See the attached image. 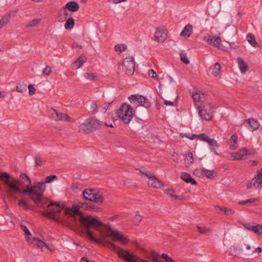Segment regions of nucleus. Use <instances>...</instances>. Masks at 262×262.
<instances>
[{
  "label": "nucleus",
  "mask_w": 262,
  "mask_h": 262,
  "mask_svg": "<svg viewBox=\"0 0 262 262\" xmlns=\"http://www.w3.org/2000/svg\"><path fill=\"white\" fill-rule=\"evenodd\" d=\"M41 22V18H35L31 21H30L29 23L27 24L26 27L27 28L29 27H33L37 26L38 25L40 24Z\"/></svg>",
  "instance_id": "7c9ffc66"
},
{
  "label": "nucleus",
  "mask_w": 262,
  "mask_h": 262,
  "mask_svg": "<svg viewBox=\"0 0 262 262\" xmlns=\"http://www.w3.org/2000/svg\"><path fill=\"white\" fill-rule=\"evenodd\" d=\"M28 89L30 95H33L36 93V89L32 84L28 85Z\"/></svg>",
  "instance_id": "5fc2aeb1"
},
{
  "label": "nucleus",
  "mask_w": 262,
  "mask_h": 262,
  "mask_svg": "<svg viewBox=\"0 0 262 262\" xmlns=\"http://www.w3.org/2000/svg\"><path fill=\"white\" fill-rule=\"evenodd\" d=\"M247 188L251 189L254 188L260 190L262 188V168L257 172V174L251 181L247 182Z\"/></svg>",
  "instance_id": "6e6552de"
},
{
  "label": "nucleus",
  "mask_w": 262,
  "mask_h": 262,
  "mask_svg": "<svg viewBox=\"0 0 262 262\" xmlns=\"http://www.w3.org/2000/svg\"><path fill=\"white\" fill-rule=\"evenodd\" d=\"M231 140L235 144H237V136L236 134H233L230 138Z\"/></svg>",
  "instance_id": "e2e57ef3"
},
{
  "label": "nucleus",
  "mask_w": 262,
  "mask_h": 262,
  "mask_svg": "<svg viewBox=\"0 0 262 262\" xmlns=\"http://www.w3.org/2000/svg\"><path fill=\"white\" fill-rule=\"evenodd\" d=\"M242 149L244 156L246 155H253L255 152V150L252 148L247 149V148L244 147L242 148Z\"/></svg>",
  "instance_id": "e433bc0d"
},
{
  "label": "nucleus",
  "mask_w": 262,
  "mask_h": 262,
  "mask_svg": "<svg viewBox=\"0 0 262 262\" xmlns=\"http://www.w3.org/2000/svg\"><path fill=\"white\" fill-rule=\"evenodd\" d=\"M115 50L116 51H119L120 53H122L123 51H125L127 47L125 44H118L115 47Z\"/></svg>",
  "instance_id": "c9c22d12"
},
{
  "label": "nucleus",
  "mask_w": 262,
  "mask_h": 262,
  "mask_svg": "<svg viewBox=\"0 0 262 262\" xmlns=\"http://www.w3.org/2000/svg\"><path fill=\"white\" fill-rule=\"evenodd\" d=\"M35 163L37 166H40L43 165V162L40 157L37 156L35 158Z\"/></svg>",
  "instance_id": "4d7b16f0"
},
{
  "label": "nucleus",
  "mask_w": 262,
  "mask_h": 262,
  "mask_svg": "<svg viewBox=\"0 0 262 262\" xmlns=\"http://www.w3.org/2000/svg\"><path fill=\"white\" fill-rule=\"evenodd\" d=\"M17 92L23 93L27 90V85L24 83H19L16 88Z\"/></svg>",
  "instance_id": "72a5a7b5"
},
{
  "label": "nucleus",
  "mask_w": 262,
  "mask_h": 262,
  "mask_svg": "<svg viewBox=\"0 0 262 262\" xmlns=\"http://www.w3.org/2000/svg\"><path fill=\"white\" fill-rule=\"evenodd\" d=\"M18 205L20 207L26 210L29 209L27 203L23 200H19L18 202Z\"/></svg>",
  "instance_id": "49530a36"
},
{
  "label": "nucleus",
  "mask_w": 262,
  "mask_h": 262,
  "mask_svg": "<svg viewBox=\"0 0 262 262\" xmlns=\"http://www.w3.org/2000/svg\"><path fill=\"white\" fill-rule=\"evenodd\" d=\"M148 74L151 78L154 79H157L158 77L157 73L152 69L149 71Z\"/></svg>",
  "instance_id": "6e6d98bb"
},
{
  "label": "nucleus",
  "mask_w": 262,
  "mask_h": 262,
  "mask_svg": "<svg viewBox=\"0 0 262 262\" xmlns=\"http://www.w3.org/2000/svg\"><path fill=\"white\" fill-rule=\"evenodd\" d=\"M248 41L253 47L256 48L258 47V44L256 42L254 36L252 33L248 34L247 36Z\"/></svg>",
  "instance_id": "393cba45"
},
{
  "label": "nucleus",
  "mask_w": 262,
  "mask_h": 262,
  "mask_svg": "<svg viewBox=\"0 0 262 262\" xmlns=\"http://www.w3.org/2000/svg\"><path fill=\"white\" fill-rule=\"evenodd\" d=\"M253 232L258 234H262V225L256 224Z\"/></svg>",
  "instance_id": "a19ab883"
},
{
  "label": "nucleus",
  "mask_w": 262,
  "mask_h": 262,
  "mask_svg": "<svg viewBox=\"0 0 262 262\" xmlns=\"http://www.w3.org/2000/svg\"><path fill=\"white\" fill-rule=\"evenodd\" d=\"M82 48L83 46L81 45H78L77 42H73L72 45V48L73 49L77 48L82 49Z\"/></svg>",
  "instance_id": "680f3d73"
},
{
  "label": "nucleus",
  "mask_w": 262,
  "mask_h": 262,
  "mask_svg": "<svg viewBox=\"0 0 262 262\" xmlns=\"http://www.w3.org/2000/svg\"><path fill=\"white\" fill-rule=\"evenodd\" d=\"M94 189L86 188L82 192V195L85 200L93 202Z\"/></svg>",
  "instance_id": "a211bd4d"
},
{
  "label": "nucleus",
  "mask_w": 262,
  "mask_h": 262,
  "mask_svg": "<svg viewBox=\"0 0 262 262\" xmlns=\"http://www.w3.org/2000/svg\"><path fill=\"white\" fill-rule=\"evenodd\" d=\"M58 180V177L56 175H50L45 179V182L47 183H51L54 181Z\"/></svg>",
  "instance_id": "ea45409f"
},
{
  "label": "nucleus",
  "mask_w": 262,
  "mask_h": 262,
  "mask_svg": "<svg viewBox=\"0 0 262 262\" xmlns=\"http://www.w3.org/2000/svg\"><path fill=\"white\" fill-rule=\"evenodd\" d=\"M9 18L7 16H4L0 19V29L5 26L9 21Z\"/></svg>",
  "instance_id": "58836bf2"
},
{
  "label": "nucleus",
  "mask_w": 262,
  "mask_h": 262,
  "mask_svg": "<svg viewBox=\"0 0 262 262\" xmlns=\"http://www.w3.org/2000/svg\"><path fill=\"white\" fill-rule=\"evenodd\" d=\"M63 8L64 10L67 9L70 11L75 12L79 10V6L77 3L72 1L68 3Z\"/></svg>",
  "instance_id": "dca6fc26"
},
{
  "label": "nucleus",
  "mask_w": 262,
  "mask_h": 262,
  "mask_svg": "<svg viewBox=\"0 0 262 262\" xmlns=\"http://www.w3.org/2000/svg\"><path fill=\"white\" fill-rule=\"evenodd\" d=\"M199 113L202 119L205 120H210L213 117L214 108L210 103L204 105L202 108L198 107Z\"/></svg>",
  "instance_id": "1a4fd4ad"
},
{
  "label": "nucleus",
  "mask_w": 262,
  "mask_h": 262,
  "mask_svg": "<svg viewBox=\"0 0 262 262\" xmlns=\"http://www.w3.org/2000/svg\"><path fill=\"white\" fill-rule=\"evenodd\" d=\"M154 40L158 42H163L167 39V32L163 26L158 27L154 36Z\"/></svg>",
  "instance_id": "f8f14e48"
},
{
  "label": "nucleus",
  "mask_w": 262,
  "mask_h": 262,
  "mask_svg": "<svg viewBox=\"0 0 262 262\" xmlns=\"http://www.w3.org/2000/svg\"><path fill=\"white\" fill-rule=\"evenodd\" d=\"M165 193H166L167 195L170 196L171 197V198L173 200H177L179 198V196L177 195L173 194V193L174 192V190L172 189H167L164 190Z\"/></svg>",
  "instance_id": "473e14b6"
},
{
  "label": "nucleus",
  "mask_w": 262,
  "mask_h": 262,
  "mask_svg": "<svg viewBox=\"0 0 262 262\" xmlns=\"http://www.w3.org/2000/svg\"><path fill=\"white\" fill-rule=\"evenodd\" d=\"M164 104L166 105H170V106H173L174 105V104H173V102L170 101H168V100H164Z\"/></svg>",
  "instance_id": "338daca9"
},
{
  "label": "nucleus",
  "mask_w": 262,
  "mask_h": 262,
  "mask_svg": "<svg viewBox=\"0 0 262 262\" xmlns=\"http://www.w3.org/2000/svg\"><path fill=\"white\" fill-rule=\"evenodd\" d=\"M200 93H195L192 95V97L193 100L194 102H200Z\"/></svg>",
  "instance_id": "09e8293b"
},
{
  "label": "nucleus",
  "mask_w": 262,
  "mask_h": 262,
  "mask_svg": "<svg viewBox=\"0 0 262 262\" xmlns=\"http://www.w3.org/2000/svg\"><path fill=\"white\" fill-rule=\"evenodd\" d=\"M149 179V180L148 181V185L150 187L159 188L163 185L162 182L156 178L155 175Z\"/></svg>",
  "instance_id": "4468645a"
},
{
  "label": "nucleus",
  "mask_w": 262,
  "mask_h": 262,
  "mask_svg": "<svg viewBox=\"0 0 262 262\" xmlns=\"http://www.w3.org/2000/svg\"><path fill=\"white\" fill-rule=\"evenodd\" d=\"M20 227L27 235L31 236V232L26 226L21 225ZM26 241L30 245L36 246L41 248H43L45 246H48L41 239L34 237L29 236L26 238Z\"/></svg>",
  "instance_id": "0eeeda50"
},
{
  "label": "nucleus",
  "mask_w": 262,
  "mask_h": 262,
  "mask_svg": "<svg viewBox=\"0 0 262 262\" xmlns=\"http://www.w3.org/2000/svg\"><path fill=\"white\" fill-rule=\"evenodd\" d=\"M206 142H207L211 147L218 146L217 142L213 139L209 138Z\"/></svg>",
  "instance_id": "de8ad7c7"
},
{
  "label": "nucleus",
  "mask_w": 262,
  "mask_h": 262,
  "mask_svg": "<svg viewBox=\"0 0 262 262\" xmlns=\"http://www.w3.org/2000/svg\"><path fill=\"white\" fill-rule=\"evenodd\" d=\"M49 117L55 121H71L70 117L67 114L58 112L53 108L48 109Z\"/></svg>",
  "instance_id": "9d476101"
},
{
  "label": "nucleus",
  "mask_w": 262,
  "mask_h": 262,
  "mask_svg": "<svg viewBox=\"0 0 262 262\" xmlns=\"http://www.w3.org/2000/svg\"><path fill=\"white\" fill-rule=\"evenodd\" d=\"M97 104L94 102H91L90 104V110L91 111L94 112L97 110Z\"/></svg>",
  "instance_id": "052dcab7"
},
{
  "label": "nucleus",
  "mask_w": 262,
  "mask_h": 262,
  "mask_svg": "<svg viewBox=\"0 0 262 262\" xmlns=\"http://www.w3.org/2000/svg\"><path fill=\"white\" fill-rule=\"evenodd\" d=\"M194 173L196 174H199V173H200L201 174H204L206 177L209 179H213L214 178V170H210L206 169H196L195 170Z\"/></svg>",
  "instance_id": "2eb2a0df"
},
{
  "label": "nucleus",
  "mask_w": 262,
  "mask_h": 262,
  "mask_svg": "<svg viewBox=\"0 0 262 262\" xmlns=\"http://www.w3.org/2000/svg\"><path fill=\"white\" fill-rule=\"evenodd\" d=\"M85 61V57L80 56L78 57L74 62L73 63V68L78 69L82 66Z\"/></svg>",
  "instance_id": "4be33fe9"
},
{
  "label": "nucleus",
  "mask_w": 262,
  "mask_h": 262,
  "mask_svg": "<svg viewBox=\"0 0 262 262\" xmlns=\"http://www.w3.org/2000/svg\"><path fill=\"white\" fill-rule=\"evenodd\" d=\"M51 72V67L49 66H47L46 68L43 69L42 74L43 76H47L50 75Z\"/></svg>",
  "instance_id": "4c0bfd02"
},
{
  "label": "nucleus",
  "mask_w": 262,
  "mask_h": 262,
  "mask_svg": "<svg viewBox=\"0 0 262 262\" xmlns=\"http://www.w3.org/2000/svg\"><path fill=\"white\" fill-rule=\"evenodd\" d=\"M161 257L168 262H174L173 259L169 257L168 255L165 253L162 254Z\"/></svg>",
  "instance_id": "864d4df0"
},
{
  "label": "nucleus",
  "mask_w": 262,
  "mask_h": 262,
  "mask_svg": "<svg viewBox=\"0 0 262 262\" xmlns=\"http://www.w3.org/2000/svg\"><path fill=\"white\" fill-rule=\"evenodd\" d=\"M221 69V66L220 63H219V62L215 63L212 69V74L213 75V76L214 77H216L217 76H218L220 73Z\"/></svg>",
  "instance_id": "a878e982"
},
{
  "label": "nucleus",
  "mask_w": 262,
  "mask_h": 262,
  "mask_svg": "<svg viewBox=\"0 0 262 262\" xmlns=\"http://www.w3.org/2000/svg\"><path fill=\"white\" fill-rule=\"evenodd\" d=\"M142 220V216L140 215L138 212H136V215L134 216L133 219V221L135 225H139Z\"/></svg>",
  "instance_id": "f704fd0d"
},
{
  "label": "nucleus",
  "mask_w": 262,
  "mask_h": 262,
  "mask_svg": "<svg viewBox=\"0 0 262 262\" xmlns=\"http://www.w3.org/2000/svg\"><path fill=\"white\" fill-rule=\"evenodd\" d=\"M185 160L186 164L189 165L193 163V157L192 153L191 151H189L186 154Z\"/></svg>",
  "instance_id": "c756f323"
},
{
  "label": "nucleus",
  "mask_w": 262,
  "mask_h": 262,
  "mask_svg": "<svg viewBox=\"0 0 262 262\" xmlns=\"http://www.w3.org/2000/svg\"><path fill=\"white\" fill-rule=\"evenodd\" d=\"M128 99L130 102L135 106H143L148 108L151 105L150 101L142 95H132L128 97Z\"/></svg>",
  "instance_id": "423d86ee"
},
{
  "label": "nucleus",
  "mask_w": 262,
  "mask_h": 262,
  "mask_svg": "<svg viewBox=\"0 0 262 262\" xmlns=\"http://www.w3.org/2000/svg\"><path fill=\"white\" fill-rule=\"evenodd\" d=\"M235 213V211L227 207H225L224 213L226 215H231Z\"/></svg>",
  "instance_id": "3c124183"
},
{
  "label": "nucleus",
  "mask_w": 262,
  "mask_h": 262,
  "mask_svg": "<svg viewBox=\"0 0 262 262\" xmlns=\"http://www.w3.org/2000/svg\"><path fill=\"white\" fill-rule=\"evenodd\" d=\"M118 114L125 124H129L133 118V108L130 105L126 103L122 104Z\"/></svg>",
  "instance_id": "39448f33"
},
{
  "label": "nucleus",
  "mask_w": 262,
  "mask_h": 262,
  "mask_svg": "<svg viewBox=\"0 0 262 262\" xmlns=\"http://www.w3.org/2000/svg\"><path fill=\"white\" fill-rule=\"evenodd\" d=\"M181 60L185 64H188L190 63L189 60L188 59L186 55L183 53H180Z\"/></svg>",
  "instance_id": "a18cd8bd"
},
{
  "label": "nucleus",
  "mask_w": 262,
  "mask_h": 262,
  "mask_svg": "<svg viewBox=\"0 0 262 262\" xmlns=\"http://www.w3.org/2000/svg\"><path fill=\"white\" fill-rule=\"evenodd\" d=\"M64 215L68 217L74 218L75 215H79V221L85 229V233L89 239L94 243L108 247L113 251L116 252L118 256L120 250L123 249L107 240L106 238H111L112 241L119 242L123 245L129 243L127 236L120 231L113 230L110 227L103 224L97 216L82 214L77 207L66 208Z\"/></svg>",
  "instance_id": "f257e3e1"
},
{
  "label": "nucleus",
  "mask_w": 262,
  "mask_h": 262,
  "mask_svg": "<svg viewBox=\"0 0 262 262\" xmlns=\"http://www.w3.org/2000/svg\"><path fill=\"white\" fill-rule=\"evenodd\" d=\"M238 66L239 68V69L241 70V72L243 73H245L248 69V66L246 64V63L244 61V60L241 58H237V59Z\"/></svg>",
  "instance_id": "412c9836"
},
{
  "label": "nucleus",
  "mask_w": 262,
  "mask_h": 262,
  "mask_svg": "<svg viewBox=\"0 0 262 262\" xmlns=\"http://www.w3.org/2000/svg\"><path fill=\"white\" fill-rule=\"evenodd\" d=\"M211 36H204L203 38V40L204 41L208 42L209 43V44H210V41H211Z\"/></svg>",
  "instance_id": "69168bd1"
},
{
  "label": "nucleus",
  "mask_w": 262,
  "mask_h": 262,
  "mask_svg": "<svg viewBox=\"0 0 262 262\" xmlns=\"http://www.w3.org/2000/svg\"><path fill=\"white\" fill-rule=\"evenodd\" d=\"M244 157L242 148L236 152H234L231 154V160H242Z\"/></svg>",
  "instance_id": "5701e85b"
},
{
  "label": "nucleus",
  "mask_w": 262,
  "mask_h": 262,
  "mask_svg": "<svg viewBox=\"0 0 262 262\" xmlns=\"http://www.w3.org/2000/svg\"><path fill=\"white\" fill-rule=\"evenodd\" d=\"M122 66L126 74L132 75L134 73L135 62L133 57H126L123 61Z\"/></svg>",
  "instance_id": "9b49d317"
},
{
  "label": "nucleus",
  "mask_w": 262,
  "mask_h": 262,
  "mask_svg": "<svg viewBox=\"0 0 262 262\" xmlns=\"http://www.w3.org/2000/svg\"><path fill=\"white\" fill-rule=\"evenodd\" d=\"M192 32V27L190 24L187 25L181 33V36L189 37Z\"/></svg>",
  "instance_id": "6ab92c4d"
},
{
  "label": "nucleus",
  "mask_w": 262,
  "mask_h": 262,
  "mask_svg": "<svg viewBox=\"0 0 262 262\" xmlns=\"http://www.w3.org/2000/svg\"><path fill=\"white\" fill-rule=\"evenodd\" d=\"M243 226L247 230L251 231H253L255 225L253 223H248V224H243Z\"/></svg>",
  "instance_id": "37998d69"
},
{
  "label": "nucleus",
  "mask_w": 262,
  "mask_h": 262,
  "mask_svg": "<svg viewBox=\"0 0 262 262\" xmlns=\"http://www.w3.org/2000/svg\"><path fill=\"white\" fill-rule=\"evenodd\" d=\"M140 172L144 175L146 176L148 178H150L153 177L154 174L151 172L147 170L146 169H139Z\"/></svg>",
  "instance_id": "79ce46f5"
},
{
  "label": "nucleus",
  "mask_w": 262,
  "mask_h": 262,
  "mask_svg": "<svg viewBox=\"0 0 262 262\" xmlns=\"http://www.w3.org/2000/svg\"><path fill=\"white\" fill-rule=\"evenodd\" d=\"M63 208V205H60L58 203L52 202L47 206V208L45 209V211L42 212V215L52 219L57 223L60 224L62 226L68 227L69 225L67 221L61 219L57 218L52 215V213H59Z\"/></svg>",
  "instance_id": "7ed1b4c3"
},
{
  "label": "nucleus",
  "mask_w": 262,
  "mask_h": 262,
  "mask_svg": "<svg viewBox=\"0 0 262 262\" xmlns=\"http://www.w3.org/2000/svg\"><path fill=\"white\" fill-rule=\"evenodd\" d=\"M196 228L198 231L202 234H207L211 232V229L209 227L196 226Z\"/></svg>",
  "instance_id": "b1692460"
},
{
  "label": "nucleus",
  "mask_w": 262,
  "mask_h": 262,
  "mask_svg": "<svg viewBox=\"0 0 262 262\" xmlns=\"http://www.w3.org/2000/svg\"><path fill=\"white\" fill-rule=\"evenodd\" d=\"M225 207L224 206H215V209L217 213H220L224 212Z\"/></svg>",
  "instance_id": "13d9d810"
},
{
  "label": "nucleus",
  "mask_w": 262,
  "mask_h": 262,
  "mask_svg": "<svg viewBox=\"0 0 262 262\" xmlns=\"http://www.w3.org/2000/svg\"><path fill=\"white\" fill-rule=\"evenodd\" d=\"M43 192H41L40 197L39 198V200H35V201L34 200H32L36 204V205L38 207H40L42 209H44L45 208V205H46L45 203L44 202V201L42 200V196H43Z\"/></svg>",
  "instance_id": "bb28decb"
},
{
  "label": "nucleus",
  "mask_w": 262,
  "mask_h": 262,
  "mask_svg": "<svg viewBox=\"0 0 262 262\" xmlns=\"http://www.w3.org/2000/svg\"><path fill=\"white\" fill-rule=\"evenodd\" d=\"M221 42V39L220 37H211V41H210V45H211L214 47H219Z\"/></svg>",
  "instance_id": "2f4dec72"
},
{
  "label": "nucleus",
  "mask_w": 262,
  "mask_h": 262,
  "mask_svg": "<svg viewBox=\"0 0 262 262\" xmlns=\"http://www.w3.org/2000/svg\"><path fill=\"white\" fill-rule=\"evenodd\" d=\"M113 100L111 102H106V103H105L103 105V109L106 111L107 108L109 107V106L113 103Z\"/></svg>",
  "instance_id": "0e129e2a"
},
{
  "label": "nucleus",
  "mask_w": 262,
  "mask_h": 262,
  "mask_svg": "<svg viewBox=\"0 0 262 262\" xmlns=\"http://www.w3.org/2000/svg\"><path fill=\"white\" fill-rule=\"evenodd\" d=\"M74 19L73 17L69 18L64 24V28L67 30L72 29L74 27Z\"/></svg>",
  "instance_id": "cd10ccee"
},
{
  "label": "nucleus",
  "mask_w": 262,
  "mask_h": 262,
  "mask_svg": "<svg viewBox=\"0 0 262 262\" xmlns=\"http://www.w3.org/2000/svg\"><path fill=\"white\" fill-rule=\"evenodd\" d=\"M82 207L86 210L91 211H97L98 209V208L96 206L89 203H84L82 204Z\"/></svg>",
  "instance_id": "c85d7f7f"
},
{
  "label": "nucleus",
  "mask_w": 262,
  "mask_h": 262,
  "mask_svg": "<svg viewBox=\"0 0 262 262\" xmlns=\"http://www.w3.org/2000/svg\"><path fill=\"white\" fill-rule=\"evenodd\" d=\"M252 166H255L257 165L258 162L255 160H251L249 161Z\"/></svg>",
  "instance_id": "774afa93"
},
{
  "label": "nucleus",
  "mask_w": 262,
  "mask_h": 262,
  "mask_svg": "<svg viewBox=\"0 0 262 262\" xmlns=\"http://www.w3.org/2000/svg\"><path fill=\"white\" fill-rule=\"evenodd\" d=\"M18 9H15L14 10L10 11L9 13V16H8V17H9V18H10L11 17L15 16V14L18 12Z\"/></svg>",
  "instance_id": "bf43d9fd"
},
{
  "label": "nucleus",
  "mask_w": 262,
  "mask_h": 262,
  "mask_svg": "<svg viewBox=\"0 0 262 262\" xmlns=\"http://www.w3.org/2000/svg\"><path fill=\"white\" fill-rule=\"evenodd\" d=\"M181 178L187 183H190L194 185L197 184L196 181L194 179L192 178L190 175L188 173H183L181 175Z\"/></svg>",
  "instance_id": "aec40b11"
},
{
  "label": "nucleus",
  "mask_w": 262,
  "mask_h": 262,
  "mask_svg": "<svg viewBox=\"0 0 262 262\" xmlns=\"http://www.w3.org/2000/svg\"><path fill=\"white\" fill-rule=\"evenodd\" d=\"M93 196L94 197L93 200L94 202L96 203H102L104 202V198L103 195L98 190L94 189Z\"/></svg>",
  "instance_id": "f3484780"
},
{
  "label": "nucleus",
  "mask_w": 262,
  "mask_h": 262,
  "mask_svg": "<svg viewBox=\"0 0 262 262\" xmlns=\"http://www.w3.org/2000/svg\"><path fill=\"white\" fill-rule=\"evenodd\" d=\"M102 122L95 117H91L87 119L82 123L79 127L80 133H90L96 130L99 129L101 127Z\"/></svg>",
  "instance_id": "20e7f679"
},
{
  "label": "nucleus",
  "mask_w": 262,
  "mask_h": 262,
  "mask_svg": "<svg viewBox=\"0 0 262 262\" xmlns=\"http://www.w3.org/2000/svg\"><path fill=\"white\" fill-rule=\"evenodd\" d=\"M257 200V199L256 198L249 199L246 200L245 201H243L239 202V204L242 205H247L248 203H252Z\"/></svg>",
  "instance_id": "c03bdc74"
},
{
  "label": "nucleus",
  "mask_w": 262,
  "mask_h": 262,
  "mask_svg": "<svg viewBox=\"0 0 262 262\" xmlns=\"http://www.w3.org/2000/svg\"><path fill=\"white\" fill-rule=\"evenodd\" d=\"M84 77L89 80H94L96 76L93 73H86L84 74Z\"/></svg>",
  "instance_id": "603ef678"
},
{
  "label": "nucleus",
  "mask_w": 262,
  "mask_h": 262,
  "mask_svg": "<svg viewBox=\"0 0 262 262\" xmlns=\"http://www.w3.org/2000/svg\"><path fill=\"white\" fill-rule=\"evenodd\" d=\"M198 136L200 140H203L205 142H207V141L208 139H209V137L208 136L206 135V134L204 133L201 134L199 135Z\"/></svg>",
  "instance_id": "8fccbe9b"
},
{
  "label": "nucleus",
  "mask_w": 262,
  "mask_h": 262,
  "mask_svg": "<svg viewBox=\"0 0 262 262\" xmlns=\"http://www.w3.org/2000/svg\"><path fill=\"white\" fill-rule=\"evenodd\" d=\"M244 124H248V128L253 131H255L258 129L259 126V122L253 118L246 119L244 121Z\"/></svg>",
  "instance_id": "ddd939ff"
},
{
  "label": "nucleus",
  "mask_w": 262,
  "mask_h": 262,
  "mask_svg": "<svg viewBox=\"0 0 262 262\" xmlns=\"http://www.w3.org/2000/svg\"><path fill=\"white\" fill-rule=\"evenodd\" d=\"M0 180L8 186L7 195L11 199L15 198L13 192H17L27 195L34 201L39 200L46 187L43 182H37L36 185L31 186V181L26 173L21 174L19 179L17 180L8 172L0 171Z\"/></svg>",
  "instance_id": "f03ea898"
}]
</instances>
